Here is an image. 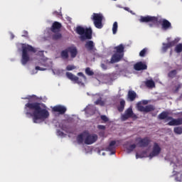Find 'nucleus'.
I'll use <instances>...</instances> for the list:
<instances>
[{
  "instance_id": "obj_4",
  "label": "nucleus",
  "mask_w": 182,
  "mask_h": 182,
  "mask_svg": "<svg viewBox=\"0 0 182 182\" xmlns=\"http://www.w3.org/2000/svg\"><path fill=\"white\" fill-rule=\"evenodd\" d=\"M76 33L80 35V39L82 42H85V41H90L92 38L93 31L91 28H83L80 26H77L75 29Z\"/></svg>"
},
{
  "instance_id": "obj_46",
  "label": "nucleus",
  "mask_w": 182,
  "mask_h": 182,
  "mask_svg": "<svg viewBox=\"0 0 182 182\" xmlns=\"http://www.w3.org/2000/svg\"><path fill=\"white\" fill-rule=\"evenodd\" d=\"M101 68L104 70H107V65H106L105 64H101Z\"/></svg>"
},
{
  "instance_id": "obj_5",
  "label": "nucleus",
  "mask_w": 182,
  "mask_h": 182,
  "mask_svg": "<svg viewBox=\"0 0 182 182\" xmlns=\"http://www.w3.org/2000/svg\"><path fill=\"white\" fill-rule=\"evenodd\" d=\"M91 19L93 21L95 28H97V29H102L103 28V24L102 23L103 22L102 14L93 13Z\"/></svg>"
},
{
  "instance_id": "obj_23",
  "label": "nucleus",
  "mask_w": 182,
  "mask_h": 182,
  "mask_svg": "<svg viewBox=\"0 0 182 182\" xmlns=\"http://www.w3.org/2000/svg\"><path fill=\"white\" fill-rule=\"evenodd\" d=\"M126 106V101L124 100H121L119 102V105L117 107V110L119 112H123L124 110V107Z\"/></svg>"
},
{
  "instance_id": "obj_12",
  "label": "nucleus",
  "mask_w": 182,
  "mask_h": 182,
  "mask_svg": "<svg viewBox=\"0 0 182 182\" xmlns=\"http://www.w3.org/2000/svg\"><path fill=\"white\" fill-rule=\"evenodd\" d=\"M180 41L179 38H175L174 41H172L168 43H164L163 47H162V51L164 53L167 52V50L168 49H170V48H173V46H174L176 43H178V41Z\"/></svg>"
},
{
  "instance_id": "obj_18",
  "label": "nucleus",
  "mask_w": 182,
  "mask_h": 182,
  "mask_svg": "<svg viewBox=\"0 0 182 182\" xmlns=\"http://www.w3.org/2000/svg\"><path fill=\"white\" fill-rule=\"evenodd\" d=\"M66 110L65 107L62 105H56L53 107V112H55L60 114H65V113H66Z\"/></svg>"
},
{
  "instance_id": "obj_16",
  "label": "nucleus",
  "mask_w": 182,
  "mask_h": 182,
  "mask_svg": "<svg viewBox=\"0 0 182 182\" xmlns=\"http://www.w3.org/2000/svg\"><path fill=\"white\" fill-rule=\"evenodd\" d=\"M123 56H124V54H119L118 53H114L112 56L109 63H117V62H120L122 59H123Z\"/></svg>"
},
{
  "instance_id": "obj_20",
  "label": "nucleus",
  "mask_w": 182,
  "mask_h": 182,
  "mask_svg": "<svg viewBox=\"0 0 182 182\" xmlns=\"http://www.w3.org/2000/svg\"><path fill=\"white\" fill-rule=\"evenodd\" d=\"M182 117L178 119H173L168 123V126H181Z\"/></svg>"
},
{
  "instance_id": "obj_50",
  "label": "nucleus",
  "mask_w": 182,
  "mask_h": 182,
  "mask_svg": "<svg viewBox=\"0 0 182 182\" xmlns=\"http://www.w3.org/2000/svg\"><path fill=\"white\" fill-rule=\"evenodd\" d=\"M124 9H125V11H129V8H127V7H125Z\"/></svg>"
},
{
  "instance_id": "obj_39",
  "label": "nucleus",
  "mask_w": 182,
  "mask_h": 182,
  "mask_svg": "<svg viewBox=\"0 0 182 182\" xmlns=\"http://www.w3.org/2000/svg\"><path fill=\"white\" fill-rule=\"evenodd\" d=\"M76 69V67L75 65H68L67 67H66V70H73Z\"/></svg>"
},
{
  "instance_id": "obj_2",
  "label": "nucleus",
  "mask_w": 182,
  "mask_h": 182,
  "mask_svg": "<svg viewBox=\"0 0 182 182\" xmlns=\"http://www.w3.org/2000/svg\"><path fill=\"white\" fill-rule=\"evenodd\" d=\"M139 22L141 23H149V26L150 28H153L154 25H156L158 22L161 23L163 31H168V29H171L173 26H171V23L168 21V20L164 18L159 21V17L157 16H141L139 18Z\"/></svg>"
},
{
  "instance_id": "obj_7",
  "label": "nucleus",
  "mask_w": 182,
  "mask_h": 182,
  "mask_svg": "<svg viewBox=\"0 0 182 182\" xmlns=\"http://www.w3.org/2000/svg\"><path fill=\"white\" fill-rule=\"evenodd\" d=\"M66 76L70 80L73 82V83H77L80 86H85V82L83 80L79 78L77 76L73 75L72 73H66Z\"/></svg>"
},
{
  "instance_id": "obj_35",
  "label": "nucleus",
  "mask_w": 182,
  "mask_h": 182,
  "mask_svg": "<svg viewBox=\"0 0 182 182\" xmlns=\"http://www.w3.org/2000/svg\"><path fill=\"white\" fill-rule=\"evenodd\" d=\"M95 105L99 106H105V101L102 100V98H99L95 102Z\"/></svg>"
},
{
  "instance_id": "obj_52",
  "label": "nucleus",
  "mask_w": 182,
  "mask_h": 182,
  "mask_svg": "<svg viewBox=\"0 0 182 182\" xmlns=\"http://www.w3.org/2000/svg\"><path fill=\"white\" fill-rule=\"evenodd\" d=\"M114 1H116V0H114Z\"/></svg>"
},
{
  "instance_id": "obj_29",
  "label": "nucleus",
  "mask_w": 182,
  "mask_h": 182,
  "mask_svg": "<svg viewBox=\"0 0 182 182\" xmlns=\"http://www.w3.org/2000/svg\"><path fill=\"white\" fill-rule=\"evenodd\" d=\"M117 28H119V26L117 24V21L114 22L112 26V33L113 35H116L117 33Z\"/></svg>"
},
{
  "instance_id": "obj_51",
  "label": "nucleus",
  "mask_w": 182,
  "mask_h": 182,
  "mask_svg": "<svg viewBox=\"0 0 182 182\" xmlns=\"http://www.w3.org/2000/svg\"><path fill=\"white\" fill-rule=\"evenodd\" d=\"M139 157H141V156H140L139 154H136V159H139Z\"/></svg>"
},
{
  "instance_id": "obj_41",
  "label": "nucleus",
  "mask_w": 182,
  "mask_h": 182,
  "mask_svg": "<svg viewBox=\"0 0 182 182\" xmlns=\"http://www.w3.org/2000/svg\"><path fill=\"white\" fill-rule=\"evenodd\" d=\"M97 129H99V130H105L106 129V127L104 125H98L97 126Z\"/></svg>"
},
{
  "instance_id": "obj_49",
  "label": "nucleus",
  "mask_w": 182,
  "mask_h": 182,
  "mask_svg": "<svg viewBox=\"0 0 182 182\" xmlns=\"http://www.w3.org/2000/svg\"><path fill=\"white\" fill-rule=\"evenodd\" d=\"M23 99H24V100H26V99L29 100V99H31V97H24Z\"/></svg>"
},
{
  "instance_id": "obj_3",
  "label": "nucleus",
  "mask_w": 182,
  "mask_h": 182,
  "mask_svg": "<svg viewBox=\"0 0 182 182\" xmlns=\"http://www.w3.org/2000/svg\"><path fill=\"white\" fill-rule=\"evenodd\" d=\"M29 52L32 53H36V49L32 47V46L29 44H23L22 45V55H21V64L25 66L31 60V58L29 57Z\"/></svg>"
},
{
  "instance_id": "obj_11",
  "label": "nucleus",
  "mask_w": 182,
  "mask_h": 182,
  "mask_svg": "<svg viewBox=\"0 0 182 182\" xmlns=\"http://www.w3.org/2000/svg\"><path fill=\"white\" fill-rule=\"evenodd\" d=\"M120 144V141H111L109 146L107 148V151H110L111 154H114L116 153V147Z\"/></svg>"
},
{
  "instance_id": "obj_22",
  "label": "nucleus",
  "mask_w": 182,
  "mask_h": 182,
  "mask_svg": "<svg viewBox=\"0 0 182 182\" xmlns=\"http://www.w3.org/2000/svg\"><path fill=\"white\" fill-rule=\"evenodd\" d=\"M114 50H116L117 53H119L120 55H124V46L123 44H120L116 47H114Z\"/></svg>"
},
{
  "instance_id": "obj_24",
  "label": "nucleus",
  "mask_w": 182,
  "mask_h": 182,
  "mask_svg": "<svg viewBox=\"0 0 182 182\" xmlns=\"http://www.w3.org/2000/svg\"><path fill=\"white\" fill-rule=\"evenodd\" d=\"M145 85L146 87H149L150 89H153V87H156V83H154V81L153 80H147L145 82Z\"/></svg>"
},
{
  "instance_id": "obj_43",
  "label": "nucleus",
  "mask_w": 182,
  "mask_h": 182,
  "mask_svg": "<svg viewBox=\"0 0 182 182\" xmlns=\"http://www.w3.org/2000/svg\"><path fill=\"white\" fill-rule=\"evenodd\" d=\"M36 70H41V71H43V70H46V68H41L39 66H36Z\"/></svg>"
},
{
  "instance_id": "obj_6",
  "label": "nucleus",
  "mask_w": 182,
  "mask_h": 182,
  "mask_svg": "<svg viewBox=\"0 0 182 182\" xmlns=\"http://www.w3.org/2000/svg\"><path fill=\"white\" fill-rule=\"evenodd\" d=\"M130 118L136 120L137 115L133 112V109L129 107L124 112V114L122 115L121 119L122 122H126V120Z\"/></svg>"
},
{
  "instance_id": "obj_21",
  "label": "nucleus",
  "mask_w": 182,
  "mask_h": 182,
  "mask_svg": "<svg viewBox=\"0 0 182 182\" xmlns=\"http://www.w3.org/2000/svg\"><path fill=\"white\" fill-rule=\"evenodd\" d=\"M136 97H137V94L136 92L133 90H129L128 92V99L130 102H134V100H136Z\"/></svg>"
},
{
  "instance_id": "obj_9",
  "label": "nucleus",
  "mask_w": 182,
  "mask_h": 182,
  "mask_svg": "<svg viewBox=\"0 0 182 182\" xmlns=\"http://www.w3.org/2000/svg\"><path fill=\"white\" fill-rule=\"evenodd\" d=\"M137 109L139 112H143L144 113H149L156 110V107H154L152 105H146L145 107L141 105H138Z\"/></svg>"
},
{
  "instance_id": "obj_19",
  "label": "nucleus",
  "mask_w": 182,
  "mask_h": 182,
  "mask_svg": "<svg viewBox=\"0 0 182 182\" xmlns=\"http://www.w3.org/2000/svg\"><path fill=\"white\" fill-rule=\"evenodd\" d=\"M134 69L138 71L146 70V69H147V65L143 63L142 62H139L134 65Z\"/></svg>"
},
{
  "instance_id": "obj_42",
  "label": "nucleus",
  "mask_w": 182,
  "mask_h": 182,
  "mask_svg": "<svg viewBox=\"0 0 182 182\" xmlns=\"http://www.w3.org/2000/svg\"><path fill=\"white\" fill-rule=\"evenodd\" d=\"M28 33L27 31H23V35H22L23 38H28Z\"/></svg>"
},
{
  "instance_id": "obj_36",
  "label": "nucleus",
  "mask_w": 182,
  "mask_h": 182,
  "mask_svg": "<svg viewBox=\"0 0 182 182\" xmlns=\"http://www.w3.org/2000/svg\"><path fill=\"white\" fill-rule=\"evenodd\" d=\"M146 53H147V48H144L142 50L140 51L139 56H141V58H144Z\"/></svg>"
},
{
  "instance_id": "obj_17",
  "label": "nucleus",
  "mask_w": 182,
  "mask_h": 182,
  "mask_svg": "<svg viewBox=\"0 0 182 182\" xmlns=\"http://www.w3.org/2000/svg\"><path fill=\"white\" fill-rule=\"evenodd\" d=\"M68 48V53H70V56L71 59H75L76 56H77V48L76 46H70Z\"/></svg>"
},
{
  "instance_id": "obj_26",
  "label": "nucleus",
  "mask_w": 182,
  "mask_h": 182,
  "mask_svg": "<svg viewBox=\"0 0 182 182\" xmlns=\"http://www.w3.org/2000/svg\"><path fill=\"white\" fill-rule=\"evenodd\" d=\"M167 116H168V112L164 111L159 114L158 119H159V120H166Z\"/></svg>"
},
{
  "instance_id": "obj_14",
  "label": "nucleus",
  "mask_w": 182,
  "mask_h": 182,
  "mask_svg": "<svg viewBox=\"0 0 182 182\" xmlns=\"http://www.w3.org/2000/svg\"><path fill=\"white\" fill-rule=\"evenodd\" d=\"M95 141H97V136L96 134H88L85 139V144H93Z\"/></svg>"
},
{
  "instance_id": "obj_38",
  "label": "nucleus",
  "mask_w": 182,
  "mask_h": 182,
  "mask_svg": "<svg viewBox=\"0 0 182 182\" xmlns=\"http://www.w3.org/2000/svg\"><path fill=\"white\" fill-rule=\"evenodd\" d=\"M77 76H81V77H82L83 82H86L87 80V77H86V75H85L83 73H78Z\"/></svg>"
},
{
  "instance_id": "obj_47",
  "label": "nucleus",
  "mask_w": 182,
  "mask_h": 182,
  "mask_svg": "<svg viewBox=\"0 0 182 182\" xmlns=\"http://www.w3.org/2000/svg\"><path fill=\"white\" fill-rule=\"evenodd\" d=\"M58 136H63L65 134L63 133V132L60 131V130H58L57 132Z\"/></svg>"
},
{
  "instance_id": "obj_44",
  "label": "nucleus",
  "mask_w": 182,
  "mask_h": 182,
  "mask_svg": "<svg viewBox=\"0 0 182 182\" xmlns=\"http://www.w3.org/2000/svg\"><path fill=\"white\" fill-rule=\"evenodd\" d=\"M165 119L166 120V122H168V120H171H171H174V118H173V117H170V116L167 115V117L165 118Z\"/></svg>"
},
{
  "instance_id": "obj_33",
  "label": "nucleus",
  "mask_w": 182,
  "mask_h": 182,
  "mask_svg": "<svg viewBox=\"0 0 182 182\" xmlns=\"http://www.w3.org/2000/svg\"><path fill=\"white\" fill-rule=\"evenodd\" d=\"M134 149H136V144L129 145L127 149V151L128 154L132 153V151H133V150H134Z\"/></svg>"
},
{
  "instance_id": "obj_32",
  "label": "nucleus",
  "mask_w": 182,
  "mask_h": 182,
  "mask_svg": "<svg viewBox=\"0 0 182 182\" xmlns=\"http://www.w3.org/2000/svg\"><path fill=\"white\" fill-rule=\"evenodd\" d=\"M173 132L176 134H182V127H176L174 128Z\"/></svg>"
},
{
  "instance_id": "obj_13",
  "label": "nucleus",
  "mask_w": 182,
  "mask_h": 182,
  "mask_svg": "<svg viewBox=\"0 0 182 182\" xmlns=\"http://www.w3.org/2000/svg\"><path fill=\"white\" fill-rule=\"evenodd\" d=\"M85 48L88 52H96V47L93 41H87L85 44Z\"/></svg>"
},
{
  "instance_id": "obj_40",
  "label": "nucleus",
  "mask_w": 182,
  "mask_h": 182,
  "mask_svg": "<svg viewBox=\"0 0 182 182\" xmlns=\"http://www.w3.org/2000/svg\"><path fill=\"white\" fill-rule=\"evenodd\" d=\"M100 117L102 122H105V123H107V122H109V118H107L106 115H101Z\"/></svg>"
},
{
  "instance_id": "obj_45",
  "label": "nucleus",
  "mask_w": 182,
  "mask_h": 182,
  "mask_svg": "<svg viewBox=\"0 0 182 182\" xmlns=\"http://www.w3.org/2000/svg\"><path fill=\"white\" fill-rule=\"evenodd\" d=\"M53 14L55 15V16H60V15H62L58 11H53Z\"/></svg>"
},
{
  "instance_id": "obj_28",
  "label": "nucleus",
  "mask_w": 182,
  "mask_h": 182,
  "mask_svg": "<svg viewBox=\"0 0 182 182\" xmlns=\"http://www.w3.org/2000/svg\"><path fill=\"white\" fill-rule=\"evenodd\" d=\"M177 76V70H172L168 73V77L170 79H174Z\"/></svg>"
},
{
  "instance_id": "obj_8",
  "label": "nucleus",
  "mask_w": 182,
  "mask_h": 182,
  "mask_svg": "<svg viewBox=\"0 0 182 182\" xmlns=\"http://www.w3.org/2000/svg\"><path fill=\"white\" fill-rule=\"evenodd\" d=\"M160 153H161V147L156 142H154L152 151L149 154V158L153 159V157H157Z\"/></svg>"
},
{
  "instance_id": "obj_27",
  "label": "nucleus",
  "mask_w": 182,
  "mask_h": 182,
  "mask_svg": "<svg viewBox=\"0 0 182 182\" xmlns=\"http://www.w3.org/2000/svg\"><path fill=\"white\" fill-rule=\"evenodd\" d=\"M84 139H85V134H80L79 135H77V141L78 144H83Z\"/></svg>"
},
{
  "instance_id": "obj_25",
  "label": "nucleus",
  "mask_w": 182,
  "mask_h": 182,
  "mask_svg": "<svg viewBox=\"0 0 182 182\" xmlns=\"http://www.w3.org/2000/svg\"><path fill=\"white\" fill-rule=\"evenodd\" d=\"M60 56L62 59H69V51L68 48L65 50L61 51Z\"/></svg>"
},
{
  "instance_id": "obj_48",
  "label": "nucleus",
  "mask_w": 182,
  "mask_h": 182,
  "mask_svg": "<svg viewBox=\"0 0 182 182\" xmlns=\"http://www.w3.org/2000/svg\"><path fill=\"white\" fill-rule=\"evenodd\" d=\"M15 38V35L14 33H11V39H14Z\"/></svg>"
},
{
  "instance_id": "obj_10",
  "label": "nucleus",
  "mask_w": 182,
  "mask_h": 182,
  "mask_svg": "<svg viewBox=\"0 0 182 182\" xmlns=\"http://www.w3.org/2000/svg\"><path fill=\"white\" fill-rule=\"evenodd\" d=\"M150 143H151V139L149 136L138 138V145L139 147H149Z\"/></svg>"
},
{
  "instance_id": "obj_37",
  "label": "nucleus",
  "mask_w": 182,
  "mask_h": 182,
  "mask_svg": "<svg viewBox=\"0 0 182 182\" xmlns=\"http://www.w3.org/2000/svg\"><path fill=\"white\" fill-rule=\"evenodd\" d=\"M182 84H178V85L175 86V90H173V93H178L180 89H181Z\"/></svg>"
},
{
  "instance_id": "obj_1",
  "label": "nucleus",
  "mask_w": 182,
  "mask_h": 182,
  "mask_svg": "<svg viewBox=\"0 0 182 182\" xmlns=\"http://www.w3.org/2000/svg\"><path fill=\"white\" fill-rule=\"evenodd\" d=\"M26 116L32 117L34 123L46 120L49 117V111L41 107L39 102H28L24 107Z\"/></svg>"
},
{
  "instance_id": "obj_31",
  "label": "nucleus",
  "mask_w": 182,
  "mask_h": 182,
  "mask_svg": "<svg viewBox=\"0 0 182 182\" xmlns=\"http://www.w3.org/2000/svg\"><path fill=\"white\" fill-rule=\"evenodd\" d=\"M85 73L87 76H93L95 75V73L89 67L85 68Z\"/></svg>"
},
{
  "instance_id": "obj_34",
  "label": "nucleus",
  "mask_w": 182,
  "mask_h": 182,
  "mask_svg": "<svg viewBox=\"0 0 182 182\" xmlns=\"http://www.w3.org/2000/svg\"><path fill=\"white\" fill-rule=\"evenodd\" d=\"M54 33H55L53 36V39H54V41H58V39H60L62 38V34L58 32Z\"/></svg>"
},
{
  "instance_id": "obj_30",
  "label": "nucleus",
  "mask_w": 182,
  "mask_h": 182,
  "mask_svg": "<svg viewBox=\"0 0 182 182\" xmlns=\"http://www.w3.org/2000/svg\"><path fill=\"white\" fill-rule=\"evenodd\" d=\"M176 53H181L182 52V43L177 44L174 49Z\"/></svg>"
},
{
  "instance_id": "obj_15",
  "label": "nucleus",
  "mask_w": 182,
  "mask_h": 182,
  "mask_svg": "<svg viewBox=\"0 0 182 182\" xmlns=\"http://www.w3.org/2000/svg\"><path fill=\"white\" fill-rule=\"evenodd\" d=\"M62 28V23L54 21L50 27V31L53 33H58V32H60V29Z\"/></svg>"
}]
</instances>
